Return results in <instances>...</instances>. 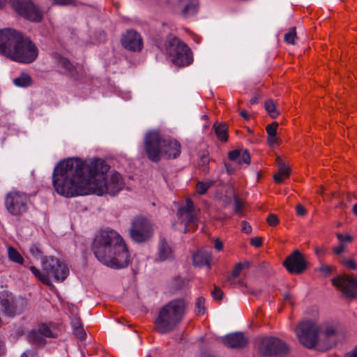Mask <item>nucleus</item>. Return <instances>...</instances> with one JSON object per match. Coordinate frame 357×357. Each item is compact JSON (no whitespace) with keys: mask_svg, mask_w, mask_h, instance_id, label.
<instances>
[{"mask_svg":"<svg viewBox=\"0 0 357 357\" xmlns=\"http://www.w3.org/2000/svg\"><path fill=\"white\" fill-rule=\"evenodd\" d=\"M289 296L288 294H287L284 296V299L287 300V299H289Z\"/></svg>","mask_w":357,"mask_h":357,"instance_id":"63","label":"nucleus"},{"mask_svg":"<svg viewBox=\"0 0 357 357\" xmlns=\"http://www.w3.org/2000/svg\"><path fill=\"white\" fill-rule=\"evenodd\" d=\"M241 231L245 234H250L252 232L251 225L246 221L241 222Z\"/></svg>","mask_w":357,"mask_h":357,"instance_id":"46","label":"nucleus"},{"mask_svg":"<svg viewBox=\"0 0 357 357\" xmlns=\"http://www.w3.org/2000/svg\"><path fill=\"white\" fill-rule=\"evenodd\" d=\"M333 284L348 298L357 296V279L348 275H343L333 279Z\"/></svg>","mask_w":357,"mask_h":357,"instance_id":"16","label":"nucleus"},{"mask_svg":"<svg viewBox=\"0 0 357 357\" xmlns=\"http://www.w3.org/2000/svg\"><path fill=\"white\" fill-rule=\"evenodd\" d=\"M134 333H140V331L135 330V331H134Z\"/></svg>","mask_w":357,"mask_h":357,"instance_id":"64","label":"nucleus"},{"mask_svg":"<svg viewBox=\"0 0 357 357\" xmlns=\"http://www.w3.org/2000/svg\"><path fill=\"white\" fill-rule=\"evenodd\" d=\"M234 211L239 216H243V207L244 202L243 200L235 196L234 198Z\"/></svg>","mask_w":357,"mask_h":357,"instance_id":"36","label":"nucleus"},{"mask_svg":"<svg viewBox=\"0 0 357 357\" xmlns=\"http://www.w3.org/2000/svg\"><path fill=\"white\" fill-rule=\"evenodd\" d=\"M298 340L305 347L325 351L335 344L333 336H298Z\"/></svg>","mask_w":357,"mask_h":357,"instance_id":"14","label":"nucleus"},{"mask_svg":"<svg viewBox=\"0 0 357 357\" xmlns=\"http://www.w3.org/2000/svg\"><path fill=\"white\" fill-rule=\"evenodd\" d=\"M211 295L215 300L220 301L223 296V292L218 286H214L213 291H211Z\"/></svg>","mask_w":357,"mask_h":357,"instance_id":"43","label":"nucleus"},{"mask_svg":"<svg viewBox=\"0 0 357 357\" xmlns=\"http://www.w3.org/2000/svg\"><path fill=\"white\" fill-rule=\"evenodd\" d=\"M3 3L10 4L18 15L30 21L39 22L43 19V13L31 1L3 0Z\"/></svg>","mask_w":357,"mask_h":357,"instance_id":"12","label":"nucleus"},{"mask_svg":"<svg viewBox=\"0 0 357 357\" xmlns=\"http://www.w3.org/2000/svg\"><path fill=\"white\" fill-rule=\"evenodd\" d=\"M344 357H357V345L352 351L347 353Z\"/></svg>","mask_w":357,"mask_h":357,"instance_id":"53","label":"nucleus"},{"mask_svg":"<svg viewBox=\"0 0 357 357\" xmlns=\"http://www.w3.org/2000/svg\"><path fill=\"white\" fill-rule=\"evenodd\" d=\"M345 250V245L344 243H340L337 246L333 248V252L336 255H339L341 253H342Z\"/></svg>","mask_w":357,"mask_h":357,"instance_id":"48","label":"nucleus"},{"mask_svg":"<svg viewBox=\"0 0 357 357\" xmlns=\"http://www.w3.org/2000/svg\"><path fill=\"white\" fill-rule=\"evenodd\" d=\"M29 252L36 258H40L42 256V251L37 245H31L29 247Z\"/></svg>","mask_w":357,"mask_h":357,"instance_id":"41","label":"nucleus"},{"mask_svg":"<svg viewBox=\"0 0 357 357\" xmlns=\"http://www.w3.org/2000/svg\"><path fill=\"white\" fill-rule=\"evenodd\" d=\"M278 165V172L274 176V181L276 183H280L283 179L288 178L290 175L289 168L286 166L280 157L277 158Z\"/></svg>","mask_w":357,"mask_h":357,"instance_id":"24","label":"nucleus"},{"mask_svg":"<svg viewBox=\"0 0 357 357\" xmlns=\"http://www.w3.org/2000/svg\"><path fill=\"white\" fill-rule=\"evenodd\" d=\"M278 126L277 122H273L266 126V130L270 137H276Z\"/></svg>","mask_w":357,"mask_h":357,"instance_id":"39","label":"nucleus"},{"mask_svg":"<svg viewBox=\"0 0 357 357\" xmlns=\"http://www.w3.org/2000/svg\"><path fill=\"white\" fill-rule=\"evenodd\" d=\"M214 180H207L206 181H199L196 185L197 192L199 195H204L207 190L215 184Z\"/></svg>","mask_w":357,"mask_h":357,"instance_id":"29","label":"nucleus"},{"mask_svg":"<svg viewBox=\"0 0 357 357\" xmlns=\"http://www.w3.org/2000/svg\"><path fill=\"white\" fill-rule=\"evenodd\" d=\"M93 251L98 260L114 269L127 267L131 261L128 245L113 229L100 230L95 236Z\"/></svg>","mask_w":357,"mask_h":357,"instance_id":"2","label":"nucleus"},{"mask_svg":"<svg viewBox=\"0 0 357 357\" xmlns=\"http://www.w3.org/2000/svg\"><path fill=\"white\" fill-rule=\"evenodd\" d=\"M352 212L354 213V215H357V203L353 206Z\"/></svg>","mask_w":357,"mask_h":357,"instance_id":"57","label":"nucleus"},{"mask_svg":"<svg viewBox=\"0 0 357 357\" xmlns=\"http://www.w3.org/2000/svg\"><path fill=\"white\" fill-rule=\"evenodd\" d=\"M250 102L251 105L257 104L258 102V98L257 97H253L251 98Z\"/></svg>","mask_w":357,"mask_h":357,"instance_id":"56","label":"nucleus"},{"mask_svg":"<svg viewBox=\"0 0 357 357\" xmlns=\"http://www.w3.org/2000/svg\"><path fill=\"white\" fill-rule=\"evenodd\" d=\"M178 5L184 17L194 15L197 12V0H178Z\"/></svg>","mask_w":357,"mask_h":357,"instance_id":"20","label":"nucleus"},{"mask_svg":"<svg viewBox=\"0 0 357 357\" xmlns=\"http://www.w3.org/2000/svg\"><path fill=\"white\" fill-rule=\"evenodd\" d=\"M172 257V250L170 246L164 238H161L159 242L158 254L155 258V261H163L171 259Z\"/></svg>","mask_w":357,"mask_h":357,"instance_id":"21","label":"nucleus"},{"mask_svg":"<svg viewBox=\"0 0 357 357\" xmlns=\"http://www.w3.org/2000/svg\"><path fill=\"white\" fill-rule=\"evenodd\" d=\"M21 357H30V356H29V354L27 353L24 352L21 355Z\"/></svg>","mask_w":357,"mask_h":357,"instance_id":"61","label":"nucleus"},{"mask_svg":"<svg viewBox=\"0 0 357 357\" xmlns=\"http://www.w3.org/2000/svg\"><path fill=\"white\" fill-rule=\"evenodd\" d=\"M57 63L59 66L67 72H72L74 69V66L70 61L64 57L59 56L57 57Z\"/></svg>","mask_w":357,"mask_h":357,"instance_id":"33","label":"nucleus"},{"mask_svg":"<svg viewBox=\"0 0 357 357\" xmlns=\"http://www.w3.org/2000/svg\"><path fill=\"white\" fill-rule=\"evenodd\" d=\"M229 335H244V333H242V332H234V333H231Z\"/></svg>","mask_w":357,"mask_h":357,"instance_id":"59","label":"nucleus"},{"mask_svg":"<svg viewBox=\"0 0 357 357\" xmlns=\"http://www.w3.org/2000/svg\"><path fill=\"white\" fill-rule=\"evenodd\" d=\"M42 266L45 273L40 272L33 266H30L29 269L37 279L47 285L50 284V276H52L56 282H62L69 274L68 266L57 258L44 257L42 259Z\"/></svg>","mask_w":357,"mask_h":357,"instance_id":"6","label":"nucleus"},{"mask_svg":"<svg viewBox=\"0 0 357 357\" xmlns=\"http://www.w3.org/2000/svg\"><path fill=\"white\" fill-rule=\"evenodd\" d=\"M324 250L323 248H316L315 252L319 255V253H323Z\"/></svg>","mask_w":357,"mask_h":357,"instance_id":"58","label":"nucleus"},{"mask_svg":"<svg viewBox=\"0 0 357 357\" xmlns=\"http://www.w3.org/2000/svg\"><path fill=\"white\" fill-rule=\"evenodd\" d=\"M337 238L340 241V243H344V242H351L353 237L350 234H337Z\"/></svg>","mask_w":357,"mask_h":357,"instance_id":"44","label":"nucleus"},{"mask_svg":"<svg viewBox=\"0 0 357 357\" xmlns=\"http://www.w3.org/2000/svg\"><path fill=\"white\" fill-rule=\"evenodd\" d=\"M250 243L255 248H259L262 245V238L260 237L252 238L250 241Z\"/></svg>","mask_w":357,"mask_h":357,"instance_id":"49","label":"nucleus"},{"mask_svg":"<svg viewBox=\"0 0 357 357\" xmlns=\"http://www.w3.org/2000/svg\"><path fill=\"white\" fill-rule=\"evenodd\" d=\"M297 39L296 28H291L287 33L284 34V40L289 44H295V40Z\"/></svg>","mask_w":357,"mask_h":357,"instance_id":"35","label":"nucleus"},{"mask_svg":"<svg viewBox=\"0 0 357 357\" xmlns=\"http://www.w3.org/2000/svg\"><path fill=\"white\" fill-rule=\"evenodd\" d=\"M266 222L271 227H275L279 224L280 220L275 214L271 213L268 215Z\"/></svg>","mask_w":357,"mask_h":357,"instance_id":"40","label":"nucleus"},{"mask_svg":"<svg viewBox=\"0 0 357 357\" xmlns=\"http://www.w3.org/2000/svg\"><path fill=\"white\" fill-rule=\"evenodd\" d=\"M193 264L195 266H207L211 268V255L205 250H199L192 256Z\"/></svg>","mask_w":357,"mask_h":357,"instance_id":"22","label":"nucleus"},{"mask_svg":"<svg viewBox=\"0 0 357 357\" xmlns=\"http://www.w3.org/2000/svg\"><path fill=\"white\" fill-rule=\"evenodd\" d=\"M70 324L73 329L74 335H86L87 333H91V332L86 331L84 328L81 319L77 314H73L70 317Z\"/></svg>","mask_w":357,"mask_h":357,"instance_id":"25","label":"nucleus"},{"mask_svg":"<svg viewBox=\"0 0 357 357\" xmlns=\"http://www.w3.org/2000/svg\"><path fill=\"white\" fill-rule=\"evenodd\" d=\"M6 352V342L4 338L0 337V357L4 356Z\"/></svg>","mask_w":357,"mask_h":357,"instance_id":"50","label":"nucleus"},{"mask_svg":"<svg viewBox=\"0 0 357 357\" xmlns=\"http://www.w3.org/2000/svg\"><path fill=\"white\" fill-rule=\"evenodd\" d=\"M53 4L60 6H68L73 5L75 3V0H51Z\"/></svg>","mask_w":357,"mask_h":357,"instance_id":"45","label":"nucleus"},{"mask_svg":"<svg viewBox=\"0 0 357 357\" xmlns=\"http://www.w3.org/2000/svg\"><path fill=\"white\" fill-rule=\"evenodd\" d=\"M296 214L298 215H300V216H303L305 215L306 213V211L305 209L304 208V207L299 204V205H297L296 208Z\"/></svg>","mask_w":357,"mask_h":357,"instance_id":"52","label":"nucleus"},{"mask_svg":"<svg viewBox=\"0 0 357 357\" xmlns=\"http://www.w3.org/2000/svg\"><path fill=\"white\" fill-rule=\"evenodd\" d=\"M0 53L12 60L30 63L38 55L36 45L21 33L10 29L0 30Z\"/></svg>","mask_w":357,"mask_h":357,"instance_id":"3","label":"nucleus"},{"mask_svg":"<svg viewBox=\"0 0 357 357\" xmlns=\"http://www.w3.org/2000/svg\"><path fill=\"white\" fill-rule=\"evenodd\" d=\"M205 302L206 300L203 296H200L197 299L195 303V313L197 315H203L205 312Z\"/></svg>","mask_w":357,"mask_h":357,"instance_id":"34","label":"nucleus"},{"mask_svg":"<svg viewBox=\"0 0 357 357\" xmlns=\"http://www.w3.org/2000/svg\"><path fill=\"white\" fill-rule=\"evenodd\" d=\"M236 278L237 277H234V275H231L227 278V281L231 286H241L243 284V282L241 280L236 281Z\"/></svg>","mask_w":357,"mask_h":357,"instance_id":"47","label":"nucleus"},{"mask_svg":"<svg viewBox=\"0 0 357 357\" xmlns=\"http://www.w3.org/2000/svg\"><path fill=\"white\" fill-rule=\"evenodd\" d=\"M26 307L27 301L25 298L14 296L7 292L0 294V310L5 315L15 317L22 313Z\"/></svg>","mask_w":357,"mask_h":357,"instance_id":"11","label":"nucleus"},{"mask_svg":"<svg viewBox=\"0 0 357 357\" xmlns=\"http://www.w3.org/2000/svg\"><path fill=\"white\" fill-rule=\"evenodd\" d=\"M229 158L239 164H249L250 162V156L247 150H234L230 151L229 153Z\"/></svg>","mask_w":357,"mask_h":357,"instance_id":"23","label":"nucleus"},{"mask_svg":"<svg viewBox=\"0 0 357 357\" xmlns=\"http://www.w3.org/2000/svg\"><path fill=\"white\" fill-rule=\"evenodd\" d=\"M218 341L229 349H242L248 346L249 339L248 336H220Z\"/></svg>","mask_w":357,"mask_h":357,"instance_id":"19","label":"nucleus"},{"mask_svg":"<svg viewBox=\"0 0 357 357\" xmlns=\"http://www.w3.org/2000/svg\"><path fill=\"white\" fill-rule=\"evenodd\" d=\"M8 255L9 259L16 263L22 264L24 261L23 257L20 255L17 250L13 247L8 248Z\"/></svg>","mask_w":357,"mask_h":357,"instance_id":"31","label":"nucleus"},{"mask_svg":"<svg viewBox=\"0 0 357 357\" xmlns=\"http://www.w3.org/2000/svg\"><path fill=\"white\" fill-rule=\"evenodd\" d=\"M109 167L101 159L83 162L70 158L58 163L52 174L56 192L66 197L96 194L115 195L124 186L121 175L117 172L107 174Z\"/></svg>","mask_w":357,"mask_h":357,"instance_id":"1","label":"nucleus"},{"mask_svg":"<svg viewBox=\"0 0 357 357\" xmlns=\"http://www.w3.org/2000/svg\"><path fill=\"white\" fill-rule=\"evenodd\" d=\"M259 353L266 357L282 356L289 353L287 345L275 336H264L257 340Z\"/></svg>","mask_w":357,"mask_h":357,"instance_id":"9","label":"nucleus"},{"mask_svg":"<svg viewBox=\"0 0 357 357\" xmlns=\"http://www.w3.org/2000/svg\"><path fill=\"white\" fill-rule=\"evenodd\" d=\"M13 83L20 87H26L31 84V77L27 73H22L20 77L13 79Z\"/></svg>","mask_w":357,"mask_h":357,"instance_id":"28","label":"nucleus"},{"mask_svg":"<svg viewBox=\"0 0 357 357\" xmlns=\"http://www.w3.org/2000/svg\"><path fill=\"white\" fill-rule=\"evenodd\" d=\"M202 162H203L204 164V163H208V158L207 157H203L202 158Z\"/></svg>","mask_w":357,"mask_h":357,"instance_id":"60","label":"nucleus"},{"mask_svg":"<svg viewBox=\"0 0 357 357\" xmlns=\"http://www.w3.org/2000/svg\"><path fill=\"white\" fill-rule=\"evenodd\" d=\"M153 234V225L147 218L142 216L134 218L131 222L130 235L137 243L149 241Z\"/></svg>","mask_w":357,"mask_h":357,"instance_id":"10","label":"nucleus"},{"mask_svg":"<svg viewBox=\"0 0 357 357\" xmlns=\"http://www.w3.org/2000/svg\"><path fill=\"white\" fill-rule=\"evenodd\" d=\"M28 342L36 347H43L46 344L44 336H26Z\"/></svg>","mask_w":357,"mask_h":357,"instance_id":"32","label":"nucleus"},{"mask_svg":"<svg viewBox=\"0 0 357 357\" xmlns=\"http://www.w3.org/2000/svg\"><path fill=\"white\" fill-rule=\"evenodd\" d=\"M31 335H52V332L47 325L40 324L32 330Z\"/></svg>","mask_w":357,"mask_h":357,"instance_id":"30","label":"nucleus"},{"mask_svg":"<svg viewBox=\"0 0 357 357\" xmlns=\"http://www.w3.org/2000/svg\"><path fill=\"white\" fill-rule=\"evenodd\" d=\"M268 142L270 144L273 145L277 142L276 137H270L268 139Z\"/></svg>","mask_w":357,"mask_h":357,"instance_id":"54","label":"nucleus"},{"mask_svg":"<svg viewBox=\"0 0 357 357\" xmlns=\"http://www.w3.org/2000/svg\"><path fill=\"white\" fill-rule=\"evenodd\" d=\"M213 129L215 130L217 137L222 142H225L228 138V129L225 124L216 123L213 125Z\"/></svg>","mask_w":357,"mask_h":357,"instance_id":"27","label":"nucleus"},{"mask_svg":"<svg viewBox=\"0 0 357 357\" xmlns=\"http://www.w3.org/2000/svg\"><path fill=\"white\" fill-rule=\"evenodd\" d=\"M85 337H86V336H84V335L79 336V337H80V341H84V339H85Z\"/></svg>","mask_w":357,"mask_h":357,"instance_id":"62","label":"nucleus"},{"mask_svg":"<svg viewBox=\"0 0 357 357\" xmlns=\"http://www.w3.org/2000/svg\"><path fill=\"white\" fill-rule=\"evenodd\" d=\"M249 262L238 263L235 266L231 275H234V277H238L241 271L244 268H249Z\"/></svg>","mask_w":357,"mask_h":357,"instance_id":"38","label":"nucleus"},{"mask_svg":"<svg viewBox=\"0 0 357 357\" xmlns=\"http://www.w3.org/2000/svg\"><path fill=\"white\" fill-rule=\"evenodd\" d=\"M240 115L246 120L249 119V115L245 110H241L240 112Z\"/></svg>","mask_w":357,"mask_h":357,"instance_id":"55","label":"nucleus"},{"mask_svg":"<svg viewBox=\"0 0 357 357\" xmlns=\"http://www.w3.org/2000/svg\"><path fill=\"white\" fill-rule=\"evenodd\" d=\"M296 335H335L341 333L340 327L335 324L325 322L318 324L314 321L304 319L294 330Z\"/></svg>","mask_w":357,"mask_h":357,"instance_id":"8","label":"nucleus"},{"mask_svg":"<svg viewBox=\"0 0 357 357\" xmlns=\"http://www.w3.org/2000/svg\"><path fill=\"white\" fill-rule=\"evenodd\" d=\"M28 197L26 194L18 191L10 192L6 197L5 206L13 215L24 213L28 208Z\"/></svg>","mask_w":357,"mask_h":357,"instance_id":"13","label":"nucleus"},{"mask_svg":"<svg viewBox=\"0 0 357 357\" xmlns=\"http://www.w3.org/2000/svg\"><path fill=\"white\" fill-rule=\"evenodd\" d=\"M333 269L334 268L332 266L322 265L319 267V271L322 273L323 275L326 277L331 274Z\"/></svg>","mask_w":357,"mask_h":357,"instance_id":"42","label":"nucleus"},{"mask_svg":"<svg viewBox=\"0 0 357 357\" xmlns=\"http://www.w3.org/2000/svg\"><path fill=\"white\" fill-rule=\"evenodd\" d=\"M165 52L171 56L172 61L175 65L180 66H188L192 61L190 50L178 38L173 37L167 40Z\"/></svg>","mask_w":357,"mask_h":357,"instance_id":"7","label":"nucleus"},{"mask_svg":"<svg viewBox=\"0 0 357 357\" xmlns=\"http://www.w3.org/2000/svg\"><path fill=\"white\" fill-rule=\"evenodd\" d=\"M122 45L129 50L140 51L143 47L141 36L134 30H128L121 39Z\"/></svg>","mask_w":357,"mask_h":357,"instance_id":"18","label":"nucleus"},{"mask_svg":"<svg viewBox=\"0 0 357 357\" xmlns=\"http://www.w3.org/2000/svg\"><path fill=\"white\" fill-rule=\"evenodd\" d=\"M187 310V303L183 299H175L168 302L158 311L154 328L159 333L174 331L183 321Z\"/></svg>","mask_w":357,"mask_h":357,"instance_id":"4","label":"nucleus"},{"mask_svg":"<svg viewBox=\"0 0 357 357\" xmlns=\"http://www.w3.org/2000/svg\"><path fill=\"white\" fill-rule=\"evenodd\" d=\"M214 248L218 251H221L223 248V243L220 238H215L214 240Z\"/></svg>","mask_w":357,"mask_h":357,"instance_id":"51","label":"nucleus"},{"mask_svg":"<svg viewBox=\"0 0 357 357\" xmlns=\"http://www.w3.org/2000/svg\"><path fill=\"white\" fill-rule=\"evenodd\" d=\"M144 146L149 159L153 162H158L162 156L167 159H174L181 154V144L177 140L163 138L157 131L146 134Z\"/></svg>","mask_w":357,"mask_h":357,"instance_id":"5","label":"nucleus"},{"mask_svg":"<svg viewBox=\"0 0 357 357\" xmlns=\"http://www.w3.org/2000/svg\"><path fill=\"white\" fill-rule=\"evenodd\" d=\"M287 270L291 273L300 274L307 268V263L304 256L298 251L295 250L283 263Z\"/></svg>","mask_w":357,"mask_h":357,"instance_id":"17","label":"nucleus"},{"mask_svg":"<svg viewBox=\"0 0 357 357\" xmlns=\"http://www.w3.org/2000/svg\"><path fill=\"white\" fill-rule=\"evenodd\" d=\"M181 225L183 226L184 232L195 231L197 227V218L194 208L193 202L187 199L185 206L181 207L178 211Z\"/></svg>","mask_w":357,"mask_h":357,"instance_id":"15","label":"nucleus"},{"mask_svg":"<svg viewBox=\"0 0 357 357\" xmlns=\"http://www.w3.org/2000/svg\"><path fill=\"white\" fill-rule=\"evenodd\" d=\"M340 263L347 269L357 270V264L352 258L343 257L340 259Z\"/></svg>","mask_w":357,"mask_h":357,"instance_id":"37","label":"nucleus"},{"mask_svg":"<svg viewBox=\"0 0 357 357\" xmlns=\"http://www.w3.org/2000/svg\"><path fill=\"white\" fill-rule=\"evenodd\" d=\"M264 107L272 119H275L280 115V112L277 107V102L273 101V100H267L264 103Z\"/></svg>","mask_w":357,"mask_h":357,"instance_id":"26","label":"nucleus"}]
</instances>
